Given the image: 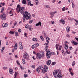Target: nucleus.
<instances>
[{
    "mask_svg": "<svg viewBox=\"0 0 78 78\" xmlns=\"http://www.w3.org/2000/svg\"><path fill=\"white\" fill-rule=\"evenodd\" d=\"M17 21H15V23L14 24V27H16V26L17 25Z\"/></svg>",
    "mask_w": 78,
    "mask_h": 78,
    "instance_id": "nucleus-37",
    "label": "nucleus"
},
{
    "mask_svg": "<svg viewBox=\"0 0 78 78\" xmlns=\"http://www.w3.org/2000/svg\"><path fill=\"white\" fill-rule=\"evenodd\" d=\"M14 32L12 31H10L9 32V33H10V34H14Z\"/></svg>",
    "mask_w": 78,
    "mask_h": 78,
    "instance_id": "nucleus-36",
    "label": "nucleus"
},
{
    "mask_svg": "<svg viewBox=\"0 0 78 78\" xmlns=\"http://www.w3.org/2000/svg\"><path fill=\"white\" fill-rule=\"evenodd\" d=\"M15 35L16 37H17L18 36V32H15Z\"/></svg>",
    "mask_w": 78,
    "mask_h": 78,
    "instance_id": "nucleus-33",
    "label": "nucleus"
},
{
    "mask_svg": "<svg viewBox=\"0 0 78 78\" xmlns=\"http://www.w3.org/2000/svg\"><path fill=\"white\" fill-rule=\"evenodd\" d=\"M66 29L67 32L69 33V31H70V27H67L66 28Z\"/></svg>",
    "mask_w": 78,
    "mask_h": 78,
    "instance_id": "nucleus-15",
    "label": "nucleus"
},
{
    "mask_svg": "<svg viewBox=\"0 0 78 78\" xmlns=\"http://www.w3.org/2000/svg\"><path fill=\"white\" fill-rule=\"evenodd\" d=\"M36 58L37 60H40L44 56V53L42 52L41 53H38L36 54Z\"/></svg>",
    "mask_w": 78,
    "mask_h": 78,
    "instance_id": "nucleus-3",
    "label": "nucleus"
},
{
    "mask_svg": "<svg viewBox=\"0 0 78 78\" xmlns=\"http://www.w3.org/2000/svg\"><path fill=\"white\" fill-rule=\"evenodd\" d=\"M71 43H72V44L74 45H77L78 44V43L77 42H75V41H72Z\"/></svg>",
    "mask_w": 78,
    "mask_h": 78,
    "instance_id": "nucleus-14",
    "label": "nucleus"
},
{
    "mask_svg": "<svg viewBox=\"0 0 78 78\" xmlns=\"http://www.w3.org/2000/svg\"><path fill=\"white\" fill-rule=\"evenodd\" d=\"M60 21L62 22V25H64V24H65V21L64 20H61Z\"/></svg>",
    "mask_w": 78,
    "mask_h": 78,
    "instance_id": "nucleus-19",
    "label": "nucleus"
},
{
    "mask_svg": "<svg viewBox=\"0 0 78 78\" xmlns=\"http://www.w3.org/2000/svg\"><path fill=\"white\" fill-rule=\"evenodd\" d=\"M50 14H51V15H52L51 16L52 17H53V16H54V14L53 13V12H51L50 13Z\"/></svg>",
    "mask_w": 78,
    "mask_h": 78,
    "instance_id": "nucleus-30",
    "label": "nucleus"
},
{
    "mask_svg": "<svg viewBox=\"0 0 78 78\" xmlns=\"http://www.w3.org/2000/svg\"><path fill=\"white\" fill-rule=\"evenodd\" d=\"M39 44L38 43H37L34 44V45L32 46V49H34V48H36V47L39 46Z\"/></svg>",
    "mask_w": 78,
    "mask_h": 78,
    "instance_id": "nucleus-9",
    "label": "nucleus"
},
{
    "mask_svg": "<svg viewBox=\"0 0 78 78\" xmlns=\"http://www.w3.org/2000/svg\"><path fill=\"white\" fill-rule=\"evenodd\" d=\"M53 74L55 78H62V74H61V70H55L54 71Z\"/></svg>",
    "mask_w": 78,
    "mask_h": 78,
    "instance_id": "nucleus-2",
    "label": "nucleus"
},
{
    "mask_svg": "<svg viewBox=\"0 0 78 78\" xmlns=\"http://www.w3.org/2000/svg\"><path fill=\"white\" fill-rule=\"evenodd\" d=\"M19 48L21 50L23 49V46H22V45H19Z\"/></svg>",
    "mask_w": 78,
    "mask_h": 78,
    "instance_id": "nucleus-28",
    "label": "nucleus"
},
{
    "mask_svg": "<svg viewBox=\"0 0 78 78\" xmlns=\"http://www.w3.org/2000/svg\"><path fill=\"white\" fill-rule=\"evenodd\" d=\"M5 49V47H3L1 49V52H3V50Z\"/></svg>",
    "mask_w": 78,
    "mask_h": 78,
    "instance_id": "nucleus-40",
    "label": "nucleus"
},
{
    "mask_svg": "<svg viewBox=\"0 0 78 78\" xmlns=\"http://www.w3.org/2000/svg\"><path fill=\"white\" fill-rule=\"evenodd\" d=\"M44 67V69L43 68V71L41 72L42 73H44L45 72H47V70H48V67H47V66L45 65Z\"/></svg>",
    "mask_w": 78,
    "mask_h": 78,
    "instance_id": "nucleus-6",
    "label": "nucleus"
},
{
    "mask_svg": "<svg viewBox=\"0 0 78 78\" xmlns=\"http://www.w3.org/2000/svg\"><path fill=\"white\" fill-rule=\"evenodd\" d=\"M29 27V26H28V25L27 24L26 25V26L25 27V28H28Z\"/></svg>",
    "mask_w": 78,
    "mask_h": 78,
    "instance_id": "nucleus-44",
    "label": "nucleus"
},
{
    "mask_svg": "<svg viewBox=\"0 0 78 78\" xmlns=\"http://www.w3.org/2000/svg\"><path fill=\"white\" fill-rule=\"evenodd\" d=\"M29 31H32V30H33V28L31 27H29Z\"/></svg>",
    "mask_w": 78,
    "mask_h": 78,
    "instance_id": "nucleus-38",
    "label": "nucleus"
},
{
    "mask_svg": "<svg viewBox=\"0 0 78 78\" xmlns=\"http://www.w3.org/2000/svg\"><path fill=\"white\" fill-rule=\"evenodd\" d=\"M59 49H58V50H59V51L61 50V49L62 48V46H59Z\"/></svg>",
    "mask_w": 78,
    "mask_h": 78,
    "instance_id": "nucleus-39",
    "label": "nucleus"
},
{
    "mask_svg": "<svg viewBox=\"0 0 78 78\" xmlns=\"http://www.w3.org/2000/svg\"><path fill=\"white\" fill-rule=\"evenodd\" d=\"M9 71L10 74H12L13 73V70H12V69L11 68H9Z\"/></svg>",
    "mask_w": 78,
    "mask_h": 78,
    "instance_id": "nucleus-10",
    "label": "nucleus"
},
{
    "mask_svg": "<svg viewBox=\"0 0 78 78\" xmlns=\"http://www.w3.org/2000/svg\"><path fill=\"white\" fill-rule=\"evenodd\" d=\"M31 2L30 1H28L27 2V5H29V6H33V4H31Z\"/></svg>",
    "mask_w": 78,
    "mask_h": 78,
    "instance_id": "nucleus-17",
    "label": "nucleus"
},
{
    "mask_svg": "<svg viewBox=\"0 0 78 78\" xmlns=\"http://www.w3.org/2000/svg\"><path fill=\"white\" fill-rule=\"evenodd\" d=\"M8 69V67L6 66H4L3 68L4 70H6V69Z\"/></svg>",
    "mask_w": 78,
    "mask_h": 78,
    "instance_id": "nucleus-45",
    "label": "nucleus"
},
{
    "mask_svg": "<svg viewBox=\"0 0 78 78\" xmlns=\"http://www.w3.org/2000/svg\"><path fill=\"white\" fill-rule=\"evenodd\" d=\"M33 41L34 42H37V39L35 38H33Z\"/></svg>",
    "mask_w": 78,
    "mask_h": 78,
    "instance_id": "nucleus-22",
    "label": "nucleus"
},
{
    "mask_svg": "<svg viewBox=\"0 0 78 78\" xmlns=\"http://www.w3.org/2000/svg\"><path fill=\"white\" fill-rule=\"evenodd\" d=\"M45 50H47V49H48V46H46L45 48Z\"/></svg>",
    "mask_w": 78,
    "mask_h": 78,
    "instance_id": "nucleus-53",
    "label": "nucleus"
},
{
    "mask_svg": "<svg viewBox=\"0 0 78 78\" xmlns=\"http://www.w3.org/2000/svg\"><path fill=\"white\" fill-rule=\"evenodd\" d=\"M21 9V7H20V5L19 4H18L17 7L16 9V11L18 13H19Z\"/></svg>",
    "mask_w": 78,
    "mask_h": 78,
    "instance_id": "nucleus-5",
    "label": "nucleus"
},
{
    "mask_svg": "<svg viewBox=\"0 0 78 78\" xmlns=\"http://www.w3.org/2000/svg\"><path fill=\"white\" fill-rule=\"evenodd\" d=\"M27 34L26 33H24V35L25 36V37H27Z\"/></svg>",
    "mask_w": 78,
    "mask_h": 78,
    "instance_id": "nucleus-50",
    "label": "nucleus"
},
{
    "mask_svg": "<svg viewBox=\"0 0 78 78\" xmlns=\"http://www.w3.org/2000/svg\"><path fill=\"white\" fill-rule=\"evenodd\" d=\"M22 63H23V64H25V63H26V62H25V60L24 59H22Z\"/></svg>",
    "mask_w": 78,
    "mask_h": 78,
    "instance_id": "nucleus-27",
    "label": "nucleus"
},
{
    "mask_svg": "<svg viewBox=\"0 0 78 78\" xmlns=\"http://www.w3.org/2000/svg\"><path fill=\"white\" fill-rule=\"evenodd\" d=\"M56 64V62H53L52 63V66H54V65H55Z\"/></svg>",
    "mask_w": 78,
    "mask_h": 78,
    "instance_id": "nucleus-46",
    "label": "nucleus"
},
{
    "mask_svg": "<svg viewBox=\"0 0 78 78\" xmlns=\"http://www.w3.org/2000/svg\"><path fill=\"white\" fill-rule=\"evenodd\" d=\"M66 37H70V36L69 35V34H67L66 35Z\"/></svg>",
    "mask_w": 78,
    "mask_h": 78,
    "instance_id": "nucleus-52",
    "label": "nucleus"
},
{
    "mask_svg": "<svg viewBox=\"0 0 78 78\" xmlns=\"http://www.w3.org/2000/svg\"><path fill=\"white\" fill-rule=\"evenodd\" d=\"M70 43L69 42H67V41H66L65 42V45H67L68 44H69Z\"/></svg>",
    "mask_w": 78,
    "mask_h": 78,
    "instance_id": "nucleus-21",
    "label": "nucleus"
},
{
    "mask_svg": "<svg viewBox=\"0 0 78 78\" xmlns=\"http://www.w3.org/2000/svg\"><path fill=\"white\" fill-rule=\"evenodd\" d=\"M69 50H72V47H69Z\"/></svg>",
    "mask_w": 78,
    "mask_h": 78,
    "instance_id": "nucleus-58",
    "label": "nucleus"
},
{
    "mask_svg": "<svg viewBox=\"0 0 78 78\" xmlns=\"http://www.w3.org/2000/svg\"><path fill=\"white\" fill-rule=\"evenodd\" d=\"M47 44H49V41H48H48H46Z\"/></svg>",
    "mask_w": 78,
    "mask_h": 78,
    "instance_id": "nucleus-63",
    "label": "nucleus"
},
{
    "mask_svg": "<svg viewBox=\"0 0 78 78\" xmlns=\"http://www.w3.org/2000/svg\"><path fill=\"white\" fill-rule=\"evenodd\" d=\"M23 57L24 59H26L27 61L29 59V56L27 52H25L23 53Z\"/></svg>",
    "mask_w": 78,
    "mask_h": 78,
    "instance_id": "nucleus-4",
    "label": "nucleus"
},
{
    "mask_svg": "<svg viewBox=\"0 0 78 78\" xmlns=\"http://www.w3.org/2000/svg\"><path fill=\"white\" fill-rule=\"evenodd\" d=\"M51 61L50 60H49L46 63L47 65L48 66H50L51 64Z\"/></svg>",
    "mask_w": 78,
    "mask_h": 78,
    "instance_id": "nucleus-11",
    "label": "nucleus"
},
{
    "mask_svg": "<svg viewBox=\"0 0 78 78\" xmlns=\"http://www.w3.org/2000/svg\"><path fill=\"white\" fill-rule=\"evenodd\" d=\"M66 52L67 54H70V51H68L67 50H66Z\"/></svg>",
    "mask_w": 78,
    "mask_h": 78,
    "instance_id": "nucleus-34",
    "label": "nucleus"
},
{
    "mask_svg": "<svg viewBox=\"0 0 78 78\" xmlns=\"http://www.w3.org/2000/svg\"><path fill=\"white\" fill-rule=\"evenodd\" d=\"M22 42H20L19 43V45H22Z\"/></svg>",
    "mask_w": 78,
    "mask_h": 78,
    "instance_id": "nucleus-56",
    "label": "nucleus"
},
{
    "mask_svg": "<svg viewBox=\"0 0 78 78\" xmlns=\"http://www.w3.org/2000/svg\"><path fill=\"white\" fill-rule=\"evenodd\" d=\"M14 49L15 50H17V43H16V44L14 45Z\"/></svg>",
    "mask_w": 78,
    "mask_h": 78,
    "instance_id": "nucleus-18",
    "label": "nucleus"
},
{
    "mask_svg": "<svg viewBox=\"0 0 78 78\" xmlns=\"http://www.w3.org/2000/svg\"><path fill=\"white\" fill-rule=\"evenodd\" d=\"M40 38L41 39V41H44V37H43L42 36H40Z\"/></svg>",
    "mask_w": 78,
    "mask_h": 78,
    "instance_id": "nucleus-31",
    "label": "nucleus"
},
{
    "mask_svg": "<svg viewBox=\"0 0 78 78\" xmlns=\"http://www.w3.org/2000/svg\"><path fill=\"white\" fill-rule=\"evenodd\" d=\"M58 12L57 11H55V12H53V13L54 14H56V13Z\"/></svg>",
    "mask_w": 78,
    "mask_h": 78,
    "instance_id": "nucleus-61",
    "label": "nucleus"
},
{
    "mask_svg": "<svg viewBox=\"0 0 78 78\" xmlns=\"http://www.w3.org/2000/svg\"><path fill=\"white\" fill-rule=\"evenodd\" d=\"M39 68H37L36 69V72H37V73H39L40 72V70H39Z\"/></svg>",
    "mask_w": 78,
    "mask_h": 78,
    "instance_id": "nucleus-32",
    "label": "nucleus"
},
{
    "mask_svg": "<svg viewBox=\"0 0 78 78\" xmlns=\"http://www.w3.org/2000/svg\"><path fill=\"white\" fill-rule=\"evenodd\" d=\"M64 48L66 50H67L68 48H69V46H68V45H65V46H64Z\"/></svg>",
    "mask_w": 78,
    "mask_h": 78,
    "instance_id": "nucleus-23",
    "label": "nucleus"
},
{
    "mask_svg": "<svg viewBox=\"0 0 78 78\" xmlns=\"http://www.w3.org/2000/svg\"><path fill=\"white\" fill-rule=\"evenodd\" d=\"M51 54L52 55H55V53L53 52H52Z\"/></svg>",
    "mask_w": 78,
    "mask_h": 78,
    "instance_id": "nucleus-64",
    "label": "nucleus"
},
{
    "mask_svg": "<svg viewBox=\"0 0 78 78\" xmlns=\"http://www.w3.org/2000/svg\"><path fill=\"white\" fill-rule=\"evenodd\" d=\"M70 73V74L71 75H72V76H73V75H74V73H73L72 72H69Z\"/></svg>",
    "mask_w": 78,
    "mask_h": 78,
    "instance_id": "nucleus-47",
    "label": "nucleus"
},
{
    "mask_svg": "<svg viewBox=\"0 0 78 78\" xmlns=\"http://www.w3.org/2000/svg\"><path fill=\"white\" fill-rule=\"evenodd\" d=\"M72 7L73 8H75V5H74V3H72Z\"/></svg>",
    "mask_w": 78,
    "mask_h": 78,
    "instance_id": "nucleus-43",
    "label": "nucleus"
},
{
    "mask_svg": "<svg viewBox=\"0 0 78 78\" xmlns=\"http://www.w3.org/2000/svg\"><path fill=\"white\" fill-rule=\"evenodd\" d=\"M27 76H28V75L26 74H24V78H27Z\"/></svg>",
    "mask_w": 78,
    "mask_h": 78,
    "instance_id": "nucleus-41",
    "label": "nucleus"
},
{
    "mask_svg": "<svg viewBox=\"0 0 78 78\" xmlns=\"http://www.w3.org/2000/svg\"><path fill=\"white\" fill-rule=\"evenodd\" d=\"M28 72L29 73H31V71H30V70H29V69H28Z\"/></svg>",
    "mask_w": 78,
    "mask_h": 78,
    "instance_id": "nucleus-59",
    "label": "nucleus"
},
{
    "mask_svg": "<svg viewBox=\"0 0 78 78\" xmlns=\"http://www.w3.org/2000/svg\"><path fill=\"white\" fill-rule=\"evenodd\" d=\"M33 22V20H31L30 21H29V23H31Z\"/></svg>",
    "mask_w": 78,
    "mask_h": 78,
    "instance_id": "nucleus-60",
    "label": "nucleus"
},
{
    "mask_svg": "<svg viewBox=\"0 0 78 78\" xmlns=\"http://www.w3.org/2000/svg\"><path fill=\"white\" fill-rule=\"evenodd\" d=\"M62 11H66V9H65V7H63L62 8Z\"/></svg>",
    "mask_w": 78,
    "mask_h": 78,
    "instance_id": "nucleus-51",
    "label": "nucleus"
},
{
    "mask_svg": "<svg viewBox=\"0 0 78 78\" xmlns=\"http://www.w3.org/2000/svg\"><path fill=\"white\" fill-rule=\"evenodd\" d=\"M4 9H5V7H3L2 8L1 12H3L4 11Z\"/></svg>",
    "mask_w": 78,
    "mask_h": 78,
    "instance_id": "nucleus-26",
    "label": "nucleus"
},
{
    "mask_svg": "<svg viewBox=\"0 0 78 78\" xmlns=\"http://www.w3.org/2000/svg\"><path fill=\"white\" fill-rule=\"evenodd\" d=\"M31 67L33 68V69H34L35 67V65H32V66H31Z\"/></svg>",
    "mask_w": 78,
    "mask_h": 78,
    "instance_id": "nucleus-48",
    "label": "nucleus"
},
{
    "mask_svg": "<svg viewBox=\"0 0 78 78\" xmlns=\"http://www.w3.org/2000/svg\"><path fill=\"white\" fill-rule=\"evenodd\" d=\"M59 46V44H56L55 45V48L56 49V50H58V46Z\"/></svg>",
    "mask_w": 78,
    "mask_h": 78,
    "instance_id": "nucleus-24",
    "label": "nucleus"
},
{
    "mask_svg": "<svg viewBox=\"0 0 78 78\" xmlns=\"http://www.w3.org/2000/svg\"><path fill=\"white\" fill-rule=\"evenodd\" d=\"M21 31H22V30H21V29H19L18 30V32L19 33H20V32H21Z\"/></svg>",
    "mask_w": 78,
    "mask_h": 78,
    "instance_id": "nucleus-54",
    "label": "nucleus"
},
{
    "mask_svg": "<svg viewBox=\"0 0 78 78\" xmlns=\"http://www.w3.org/2000/svg\"><path fill=\"white\" fill-rule=\"evenodd\" d=\"M41 25H42V23H41V22L39 21L37 23H36L35 25L36 27L37 26H41Z\"/></svg>",
    "mask_w": 78,
    "mask_h": 78,
    "instance_id": "nucleus-12",
    "label": "nucleus"
},
{
    "mask_svg": "<svg viewBox=\"0 0 78 78\" xmlns=\"http://www.w3.org/2000/svg\"><path fill=\"white\" fill-rule=\"evenodd\" d=\"M2 27L3 28H5L8 27V24L7 23H4L2 24Z\"/></svg>",
    "mask_w": 78,
    "mask_h": 78,
    "instance_id": "nucleus-13",
    "label": "nucleus"
},
{
    "mask_svg": "<svg viewBox=\"0 0 78 78\" xmlns=\"http://www.w3.org/2000/svg\"><path fill=\"white\" fill-rule=\"evenodd\" d=\"M55 1H56V0H52V3H55Z\"/></svg>",
    "mask_w": 78,
    "mask_h": 78,
    "instance_id": "nucleus-62",
    "label": "nucleus"
},
{
    "mask_svg": "<svg viewBox=\"0 0 78 78\" xmlns=\"http://www.w3.org/2000/svg\"><path fill=\"white\" fill-rule=\"evenodd\" d=\"M32 58L34 59V60H35L36 59V57H34V56H33L32 57Z\"/></svg>",
    "mask_w": 78,
    "mask_h": 78,
    "instance_id": "nucleus-55",
    "label": "nucleus"
},
{
    "mask_svg": "<svg viewBox=\"0 0 78 78\" xmlns=\"http://www.w3.org/2000/svg\"><path fill=\"white\" fill-rule=\"evenodd\" d=\"M51 56V53L49 50H48L46 53V56L47 58H50Z\"/></svg>",
    "mask_w": 78,
    "mask_h": 78,
    "instance_id": "nucleus-8",
    "label": "nucleus"
},
{
    "mask_svg": "<svg viewBox=\"0 0 78 78\" xmlns=\"http://www.w3.org/2000/svg\"><path fill=\"white\" fill-rule=\"evenodd\" d=\"M72 70V68H69V72H71V70Z\"/></svg>",
    "mask_w": 78,
    "mask_h": 78,
    "instance_id": "nucleus-49",
    "label": "nucleus"
},
{
    "mask_svg": "<svg viewBox=\"0 0 78 78\" xmlns=\"http://www.w3.org/2000/svg\"><path fill=\"white\" fill-rule=\"evenodd\" d=\"M0 17L2 20H5L6 19V14L4 13H2L0 16Z\"/></svg>",
    "mask_w": 78,
    "mask_h": 78,
    "instance_id": "nucleus-7",
    "label": "nucleus"
},
{
    "mask_svg": "<svg viewBox=\"0 0 78 78\" xmlns=\"http://www.w3.org/2000/svg\"><path fill=\"white\" fill-rule=\"evenodd\" d=\"M38 68L40 69H41V70L42 71V72H43V70H44V68H43L42 66H40L38 67Z\"/></svg>",
    "mask_w": 78,
    "mask_h": 78,
    "instance_id": "nucleus-16",
    "label": "nucleus"
},
{
    "mask_svg": "<svg viewBox=\"0 0 78 78\" xmlns=\"http://www.w3.org/2000/svg\"><path fill=\"white\" fill-rule=\"evenodd\" d=\"M25 10V8L24 7H21L20 10V13L21 14L23 15V22H25L26 20H31V14L27 11H25L24 12L23 11Z\"/></svg>",
    "mask_w": 78,
    "mask_h": 78,
    "instance_id": "nucleus-1",
    "label": "nucleus"
},
{
    "mask_svg": "<svg viewBox=\"0 0 78 78\" xmlns=\"http://www.w3.org/2000/svg\"><path fill=\"white\" fill-rule=\"evenodd\" d=\"M16 62L17 63V64H18V65H20V63H19V60H17V61H16Z\"/></svg>",
    "mask_w": 78,
    "mask_h": 78,
    "instance_id": "nucleus-42",
    "label": "nucleus"
},
{
    "mask_svg": "<svg viewBox=\"0 0 78 78\" xmlns=\"http://www.w3.org/2000/svg\"><path fill=\"white\" fill-rule=\"evenodd\" d=\"M75 61H73V64H72V66H73V67L74 66H75Z\"/></svg>",
    "mask_w": 78,
    "mask_h": 78,
    "instance_id": "nucleus-35",
    "label": "nucleus"
},
{
    "mask_svg": "<svg viewBox=\"0 0 78 78\" xmlns=\"http://www.w3.org/2000/svg\"><path fill=\"white\" fill-rule=\"evenodd\" d=\"M45 8H48V9L49 8H50V6L48 5H45L44 6Z\"/></svg>",
    "mask_w": 78,
    "mask_h": 78,
    "instance_id": "nucleus-25",
    "label": "nucleus"
},
{
    "mask_svg": "<svg viewBox=\"0 0 78 78\" xmlns=\"http://www.w3.org/2000/svg\"><path fill=\"white\" fill-rule=\"evenodd\" d=\"M35 3L37 5H38V3H39V1L38 0H35Z\"/></svg>",
    "mask_w": 78,
    "mask_h": 78,
    "instance_id": "nucleus-29",
    "label": "nucleus"
},
{
    "mask_svg": "<svg viewBox=\"0 0 78 78\" xmlns=\"http://www.w3.org/2000/svg\"><path fill=\"white\" fill-rule=\"evenodd\" d=\"M75 39H76V41H77V42L78 41V38H77L76 37L75 38Z\"/></svg>",
    "mask_w": 78,
    "mask_h": 78,
    "instance_id": "nucleus-57",
    "label": "nucleus"
},
{
    "mask_svg": "<svg viewBox=\"0 0 78 78\" xmlns=\"http://www.w3.org/2000/svg\"><path fill=\"white\" fill-rule=\"evenodd\" d=\"M22 3L24 5H27V2L25 0H23L22 1Z\"/></svg>",
    "mask_w": 78,
    "mask_h": 78,
    "instance_id": "nucleus-20",
    "label": "nucleus"
}]
</instances>
